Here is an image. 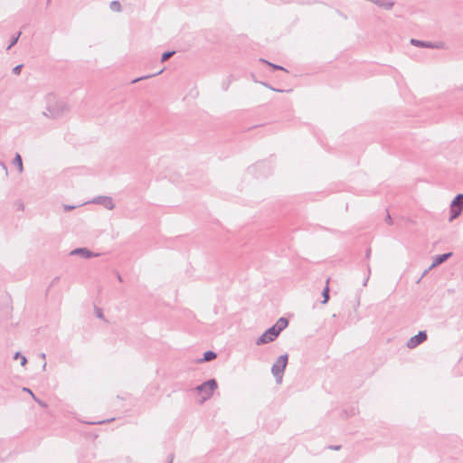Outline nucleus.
<instances>
[{"instance_id": "nucleus-38", "label": "nucleus", "mask_w": 463, "mask_h": 463, "mask_svg": "<svg viewBox=\"0 0 463 463\" xmlns=\"http://www.w3.org/2000/svg\"><path fill=\"white\" fill-rule=\"evenodd\" d=\"M18 208L23 209L24 208V204L21 203L20 205H18Z\"/></svg>"}, {"instance_id": "nucleus-37", "label": "nucleus", "mask_w": 463, "mask_h": 463, "mask_svg": "<svg viewBox=\"0 0 463 463\" xmlns=\"http://www.w3.org/2000/svg\"><path fill=\"white\" fill-rule=\"evenodd\" d=\"M18 208L23 209L24 208V204L21 203L20 205H18Z\"/></svg>"}, {"instance_id": "nucleus-36", "label": "nucleus", "mask_w": 463, "mask_h": 463, "mask_svg": "<svg viewBox=\"0 0 463 463\" xmlns=\"http://www.w3.org/2000/svg\"><path fill=\"white\" fill-rule=\"evenodd\" d=\"M118 279L119 281H122V278H121V276H120V275H118Z\"/></svg>"}, {"instance_id": "nucleus-11", "label": "nucleus", "mask_w": 463, "mask_h": 463, "mask_svg": "<svg viewBox=\"0 0 463 463\" xmlns=\"http://www.w3.org/2000/svg\"><path fill=\"white\" fill-rule=\"evenodd\" d=\"M288 325V320L285 317H280L272 327L277 329L278 333L280 334Z\"/></svg>"}, {"instance_id": "nucleus-1", "label": "nucleus", "mask_w": 463, "mask_h": 463, "mask_svg": "<svg viewBox=\"0 0 463 463\" xmlns=\"http://www.w3.org/2000/svg\"><path fill=\"white\" fill-rule=\"evenodd\" d=\"M46 108L43 115L48 118H59L70 110L69 105L53 93L45 96Z\"/></svg>"}, {"instance_id": "nucleus-13", "label": "nucleus", "mask_w": 463, "mask_h": 463, "mask_svg": "<svg viewBox=\"0 0 463 463\" xmlns=\"http://www.w3.org/2000/svg\"><path fill=\"white\" fill-rule=\"evenodd\" d=\"M217 356L216 353L213 352V351H206L204 354H203V357L202 359H200V362H209V361H212L213 359H215Z\"/></svg>"}, {"instance_id": "nucleus-18", "label": "nucleus", "mask_w": 463, "mask_h": 463, "mask_svg": "<svg viewBox=\"0 0 463 463\" xmlns=\"http://www.w3.org/2000/svg\"><path fill=\"white\" fill-rule=\"evenodd\" d=\"M20 35H21V33H18L17 35L12 37L11 43L7 46V50L11 49L18 42Z\"/></svg>"}, {"instance_id": "nucleus-21", "label": "nucleus", "mask_w": 463, "mask_h": 463, "mask_svg": "<svg viewBox=\"0 0 463 463\" xmlns=\"http://www.w3.org/2000/svg\"><path fill=\"white\" fill-rule=\"evenodd\" d=\"M23 68V64L16 65L13 68V73L15 75H19L21 73Z\"/></svg>"}, {"instance_id": "nucleus-9", "label": "nucleus", "mask_w": 463, "mask_h": 463, "mask_svg": "<svg viewBox=\"0 0 463 463\" xmlns=\"http://www.w3.org/2000/svg\"><path fill=\"white\" fill-rule=\"evenodd\" d=\"M411 43L417 47H424V48H439L440 45L438 43H433L431 42H423L416 39H411Z\"/></svg>"}, {"instance_id": "nucleus-14", "label": "nucleus", "mask_w": 463, "mask_h": 463, "mask_svg": "<svg viewBox=\"0 0 463 463\" xmlns=\"http://www.w3.org/2000/svg\"><path fill=\"white\" fill-rule=\"evenodd\" d=\"M328 281H329V279L326 280V286L322 292V297H323L322 304H326L329 300V288L327 286Z\"/></svg>"}, {"instance_id": "nucleus-3", "label": "nucleus", "mask_w": 463, "mask_h": 463, "mask_svg": "<svg viewBox=\"0 0 463 463\" xmlns=\"http://www.w3.org/2000/svg\"><path fill=\"white\" fill-rule=\"evenodd\" d=\"M218 384L215 379H210L196 387V391L203 394V402L210 399Z\"/></svg>"}, {"instance_id": "nucleus-29", "label": "nucleus", "mask_w": 463, "mask_h": 463, "mask_svg": "<svg viewBox=\"0 0 463 463\" xmlns=\"http://www.w3.org/2000/svg\"><path fill=\"white\" fill-rule=\"evenodd\" d=\"M370 256H371V249L369 248V249H367V250H366L365 257H366L367 259H369V258H370Z\"/></svg>"}, {"instance_id": "nucleus-17", "label": "nucleus", "mask_w": 463, "mask_h": 463, "mask_svg": "<svg viewBox=\"0 0 463 463\" xmlns=\"http://www.w3.org/2000/svg\"><path fill=\"white\" fill-rule=\"evenodd\" d=\"M175 53V51H170V52H165L162 54V57H161V61H167L170 57H172L174 54Z\"/></svg>"}, {"instance_id": "nucleus-6", "label": "nucleus", "mask_w": 463, "mask_h": 463, "mask_svg": "<svg viewBox=\"0 0 463 463\" xmlns=\"http://www.w3.org/2000/svg\"><path fill=\"white\" fill-rule=\"evenodd\" d=\"M426 340H427V333L425 331H420L416 335L411 337L407 341L406 346L410 349H413Z\"/></svg>"}, {"instance_id": "nucleus-35", "label": "nucleus", "mask_w": 463, "mask_h": 463, "mask_svg": "<svg viewBox=\"0 0 463 463\" xmlns=\"http://www.w3.org/2000/svg\"><path fill=\"white\" fill-rule=\"evenodd\" d=\"M35 401H36L40 405H42V406H44V405H45V404H43V402H41L37 398H36V400H35Z\"/></svg>"}, {"instance_id": "nucleus-10", "label": "nucleus", "mask_w": 463, "mask_h": 463, "mask_svg": "<svg viewBox=\"0 0 463 463\" xmlns=\"http://www.w3.org/2000/svg\"><path fill=\"white\" fill-rule=\"evenodd\" d=\"M451 256V253L449 252V253H444V254H439V255H436L433 261H432V264L430 265V269H432V268H435L439 265H440L441 263H443L444 261H446L449 257Z\"/></svg>"}, {"instance_id": "nucleus-30", "label": "nucleus", "mask_w": 463, "mask_h": 463, "mask_svg": "<svg viewBox=\"0 0 463 463\" xmlns=\"http://www.w3.org/2000/svg\"><path fill=\"white\" fill-rule=\"evenodd\" d=\"M59 279H60V278H59V277L54 278V279H52V281L51 285H52H52H54V284H55Z\"/></svg>"}, {"instance_id": "nucleus-12", "label": "nucleus", "mask_w": 463, "mask_h": 463, "mask_svg": "<svg viewBox=\"0 0 463 463\" xmlns=\"http://www.w3.org/2000/svg\"><path fill=\"white\" fill-rule=\"evenodd\" d=\"M13 164L17 167L19 173H22L24 171L23 160L20 154L17 153L15 155L14 158L13 159Z\"/></svg>"}, {"instance_id": "nucleus-31", "label": "nucleus", "mask_w": 463, "mask_h": 463, "mask_svg": "<svg viewBox=\"0 0 463 463\" xmlns=\"http://www.w3.org/2000/svg\"><path fill=\"white\" fill-rule=\"evenodd\" d=\"M112 420H113V419H109V420H100V421H98L97 423L101 424V423H105V422H110V421H112Z\"/></svg>"}, {"instance_id": "nucleus-32", "label": "nucleus", "mask_w": 463, "mask_h": 463, "mask_svg": "<svg viewBox=\"0 0 463 463\" xmlns=\"http://www.w3.org/2000/svg\"><path fill=\"white\" fill-rule=\"evenodd\" d=\"M331 449L338 450L340 449V446H331L329 447Z\"/></svg>"}, {"instance_id": "nucleus-15", "label": "nucleus", "mask_w": 463, "mask_h": 463, "mask_svg": "<svg viewBox=\"0 0 463 463\" xmlns=\"http://www.w3.org/2000/svg\"><path fill=\"white\" fill-rule=\"evenodd\" d=\"M109 8L111 11L118 13L121 11V5L119 1L115 0L110 2Z\"/></svg>"}, {"instance_id": "nucleus-27", "label": "nucleus", "mask_w": 463, "mask_h": 463, "mask_svg": "<svg viewBox=\"0 0 463 463\" xmlns=\"http://www.w3.org/2000/svg\"><path fill=\"white\" fill-rule=\"evenodd\" d=\"M385 222L389 224V225H392V219L391 217V215L388 213L386 218H385Z\"/></svg>"}, {"instance_id": "nucleus-34", "label": "nucleus", "mask_w": 463, "mask_h": 463, "mask_svg": "<svg viewBox=\"0 0 463 463\" xmlns=\"http://www.w3.org/2000/svg\"><path fill=\"white\" fill-rule=\"evenodd\" d=\"M40 356H41V358H43V359H45V357H46V355H45V354H44V353H42V354H40Z\"/></svg>"}, {"instance_id": "nucleus-39", "label": "nucleus", "mask_w": 463, "mask_h": 463, "mask_svg": "<svg viewBox=\"0 0 463 463\" xmlns=\"http://www.w3.org/2000/svg\"><path fill=\"white\" fill-rule=\"evenodd\" d=\"M46 368V363H44L43 366V369L45 370Z\"/></svg>"}, {"instance_id": "nucleus-23", "label": "nucleus", "mask_w": 463, "mask_h": 463, "mask_svg": "<svg viewBox=\"0 0 463 463\" xmlns=\"http://www.w3.org/2000/svg\"><path fill=\"white\" fill-rule=\"evenodd\" d=\"M95 314H96V316H97L99 318H101V319H103V318H104V317H103V312H102L101 308H99V307H95Z\"/></svg>"}, {"instance_id": "nucleus-33", "label": "nucleus", "mask_w": 463, "mask_h": 463, "mask_svg": "<svg viewBox=\"0 0 463 463\" xmlns=\"http://www.w3.org/2000/svg\"><path fill=\"white\" fill-rule=\"evenodd\" d=\"M368 279H369V275H368V276H367V278L365 279V280H364V286H366V285H367Z\"/></svg>"}, {"instance_id": "nucleus-19", "label": "nucleus", "mask_w": 463, "mask_h": 463, "mask_svg": "<svg viewBox=\"0 0 463 463\" xmlns=\"http://www.w3.org/2000/svg\"><path fill=\"white\" fill-rule=\"evenodd\" d=\"M18 357H21V364H22L23 366H24V365H25V364H26V363H27V359H26V357H25V356H24V355H22L19 352H16V353L14 354V359H17Z\"/></svg>"}, {"instance_id": "nucleus-28", "label": "nucleus", "mask_w": 463, "mask_h": 463, "mask_svg": "<svg viewBox=\"0 0 463 463\" xmlns=\"http://www.w3.org/2000/svg\"><path fill=\"white\" fill-rule=\"evenodd\" d=\"M264 85H265L266 87H269L270 90H274V91H279V92H282V91H283L282 90H277V89L271 88V87H269L268 84H265V83H264Z\"/></svg>"}, {"instance_id": "nucleus-26", "label": "nucleus", "mask_w": 463, "mask_h": 463, "mask_svg": "<svg viewBox=\"0 0 463 463\" xmlns=\"http://www.w3.org/2000/svg\"><path fill=\"white\" fill-rule=\"evenodd\" d=\"M23 392H25L30 393V394L32 395V397H33L34 400H36L35 395L33 394V392L29 388H27V387H24V388H23Z\"/></svg>"}, {"instance_id": "nucleus-5", "label": "nucleus", "mask_w": 463, "mask_h": 463, "mask_svg": "<svg viewBox=\"0 0 463 463\" xmlns=\"http://www.w3.org/2000/svg\"><path fill=\"white\" fill-rule=\"evenodd\" d=\"M279 333L274 327L268 328L257 340V345H262L274 341L278 336Z\"/></svg>"}, {"instance_id": "nucleus-20", "label": "nucleus", "mask_w": 463, "mask_h": 463, "mask_svg": "<svg viewBox=\"0 0 463 463\" xmlns=\"http://www.w3.org/2000/svg\"><path fill=\"white\" fill-rule=\"evenodd\" d=\"M163 70H160L158 72L156 73H154V74H151V75H147V76H144V77H140V78H137V79H135L132 80V83H136L143 79H147V78H150L152 76H156V75H159L160 73H162Z\"/></svg>"}, {"instance_id": "nucleus-25", "label": "nucleus", "mask_w": 463, "mask_h": 463, "mask_svg": "<svg viewBox=\"0 0 463 463\" xmlns=\"http://www.w3.org/2000/svg\"><path fill=\"white\" fill-rule=\"evenodd\" d=\"M0 166L4 170L5 176H7L8 175V169H7V166L5 165V164L4 162L0 161Z\"/></svg>"}, {"instance_id": "nucleus-24", "label": "nucleus", "mask_w": 463, "mask_h": 463, "mask_svg": "<svg viewBox=\"0 0 463 463\" xmlns=\"http://www.w3.org/2000/svg\"><path fill=\"white\" fill-rule=\"evenodd\" d=\"M62 207H63L64 212H69V211H71L76 208V206L70 205V204H63Z\"/></svg>"}, {"instance_id": "nucleus-8", "label": "nucleus", "mask_w": 463, "mask_h": 463, "mask_svg": "<svg viewBox=\"0 0 463 463\" xmlns=\"http://www.w3.org/2000/svg\"><path fill=\"white\" fill-rule=\"evenodd\" d=\"M71 255L80 256L84 259L98 257L99 253H94L87 248H77L71 251Z\"/></svg>"}, {"instance_id": "nucleus-4", "label": "nucleus", "mask_w": 463, "mask_h": 463, "mask_svg": "<svg viewBox=\"0 0 463 463\" xmlns=\"http://www.w3.org/2000/svg\"><path fill=\"white\" fill-rule=\"evenodd\" d=\"M463 210V194H458L450 203V217L449 221H452L458 217Z\"/></svg>"}, {"instance_id": "nucleus-40", "label": "nucleus", "mask_w": 463, "mask_h": 463, "mask_svg": "<svg viewBox=\"0 0 463 463\" xmlns=\"http://www.w3.org/2000/svg\"><path fill=\"white\" fill-rule=\"evenodd\" d=\"M460 90H463V85L460 87Z\"/></svg>"}, {"instance_id": "nucleus-7", "label": "nucleus", "mask_w": 463, "mask_h": 463, "mask_svg": "<svg viewBox=\"0 0 463 463\" xmlns=\"http://www.w3.org/2000/svg\"><path fill=\"white\" fill-rule=\"evenodd\" d=\"M90 203L100 204L108 210H113L115 208L114 201L110 196H97L93 198Z\"/></svg>"}, {"instance_id": "nucleus-16", "label": "nucleus", "mask_w": 463, "mask_h": 463, "mask_svg": "<svg viewBox=\"0 0 463 463\" xmlns=\"http://www.w3.org/2000/svg\"><path fill=\"white\" fill-rule=\"evenodd\" d=\"M260 61L263 62V63H266L268 64L269 66H270L271 68H273L274 70H281V71H286L285 68H283L282 66L280 65H277V64H274V63H271L264 59H260Z\"/></svg>"}, {"instance_id": "nucleus-22", "label": "nucleus", "mask_w": 463, "mask_h": 463, "mask_svg": "<svg viewBox=\"0 0 463 463\" xmlns=\"http://www.w3.org/2000/svg\"><path fill=\"white\" fill-rule=\"evenodd\" d=\"M231 82H232V77H229L225 81L222 82V89L224 90H227Z\"/></svg>"}, {"instance_id": "nucleus-2", "label": "nucleus", "mask_w": 463, "mask_h": 463, "mask_svg": "<svg viewBox=\"0 0 463 463\" xmlns=\"http://www.w3.org/2000/svg\"><path fill=\"white\" fill-rule=\"evenodd\" d=\"M288 356L287 354H281L276 360L271 367V373L273 376L276 378L277 383H281L284 371L288 364Z\"/></svg>"}]
</instances>
